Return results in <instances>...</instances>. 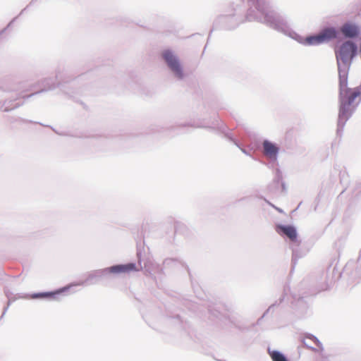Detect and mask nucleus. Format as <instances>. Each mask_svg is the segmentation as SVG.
Wrapping results in <instances>:
<instances>
[{"instance_id": "nucleus-11", "label": "nucleus", "mask_w": 361, "mask_h": 361, "mask_svg": "<svg viewBox=\"0 0 361 361\" xmlns=\"http://www.w3.org/2000/svg\"><path fill=\"white\" fill-rule=\"evenodd\" d=\"M310 339L312 340L318 347H319L320 348H322V345L320 343V342L318 341V339L314 336H312V337H310L309 338Z\"/></svg>"}, {"instance_id": "nucleus-6", "label": "nucleus", "mask_w": 361, "mask_h": 361, "mask_svg": "<svg viewBox=\"0 0 361 361\" xmlns=\"http://www.w3.org/2000/svg\"><path fill=\"white\" fill-rule=\"evenodd\" d=\"M264 154L271 159H276L279 148L269 141L265 140L263 142Z\"/></svg>"}, {"instance_id": "nucleus-3", "label": "nucleus", "mask_w": 361, "mask_h": 361, "mask_svg": "<svg viewBox=\"0 0 361 361\" xmlns=\"http://www.w3.org/2000/svg\"><path fill=\"white\" fill-rule=\"evenodd\" d=\"M337 32L334 28H326L318 35L310 36L305 39V44L310 46H316L335 39Z\"/></svg>"}, {"instance_id": "nucleus-5", "label": "nucleus", "mask_w": 361, "mask_h": 361, "mask_svg": "<svg viewBox=\"0 0 361 361\" xmlns=\"http://www.w3.org/2000/svg\"><path fill=\"white\" fill-rule=\"evenodd\" d=\"M276 231L279 233H283L286 235L290 240H296L297 232L293 226L279 225L276 227Z\"/></svg>"}, {"instance_id": "nucleus-10", "label": "nucleus", "mask_w": 361, "mask_h": 361, "mask_svg": "<svg viewBox=\"0 0 361 361\" xmlns=\"http://www.w3.org/2000/svg\"><path fill=\"white\" fill-rule=\"evenodd\" d=\"M270 356L273 361H288L284 355L278 351L271 352Z\"/></svg>"}, {"instance_id": "nucleus-1", "label": "nucleus", "mask_w": 361, "mask_h": 361, "mask_svg": "<svg viewBox=\"0 0 361 361\" xmlns=\"http://www.w3.org/2000/svg\"><path fill=\"white\" fill-rule=\"evenodd\" d=\"M361 100L360 87H348V73L339 69V122L345 123Z\"/></svg>"}, {"instance_id": "nucleus-12", "label": "nucleus", "mask_w": 361, "mask_h": 361, "mask_svg": "<svg viewBox=\"0 0 361 361\" xmlns=\"http://www.w3.org/2000/svg\"><path fill=\"white\" fill-rule=\"evenodd\" d=\"M302 343H304V345H307V344L305 343V340H302Z\"/></svg>"}, {"instance_id": "nucleus-4", "label": "nucleus", "mask_w": 361, "mask_h": 361, "mask_svg": "<svg viewBox=\"0 0 361 361\" xmlns=\"http://www.w3.org/2000/svg\"><path fill=\"white\" fill-rule=\"evenodd\" d=\"M162 57L170 69L178 78L183 77V71L179 61L176 55L170 50H165L162 52Z\"/></svg>"}, {"instance_id": "nucleus-9", "label": "nucleus", "mask_w": 361, "mask_h": 361, "mask_svg": "<svg viewBox=\"0 0 361 361\" xmlns=\"http://www.w3.org/2000/svg\"><path fill=\"white\" fill-rule=\"evenodd\" d=\"M61 290H58L56 292H47V293H42L38 294H35L32 295L33 298H54V296L61 293Z\"/></svg>"}, {"instance_id": "nucleus-2", "label": "nucleus", "mask_w": 361, "mask_h": 361, "mask_svg": "<svg viewBox=\"0 0 361 361\" xmlns=\"http://www.w3.org/2000/svg\"><path fill=\"white\" fill-rule=\"evenodd\" d=\"M357 51L356 45L350 41L345 42L338 47L335 52L337 62L341 61L344 64H349L355 56Z\"/></svg>"}, {"instance_id": "nucleus-7", "label": "nucleus", "mask_w": 361, "mask_h": 361, "mask_svg": "<svg viewBox=\"0 0 361 361\" xmlns=\"http://www.w3.org/2000/svg\"><path fill=\"white\" fill-rule=\"evenodd\" d=\"M110 272L111 273H127L130 271H136L137 269L133 263H129L127 264H121L113 266L109 268Z\"/></svg>"}, {"instance_id": "nucleus-8", "label": "nucleus", "mask_w": 361, "mask_h": 361, "mask_svg": "<svg viewBox=\"0 0 361 361\" xmlns=\"http://www.w3.org/2000/svg\"><path fill=\"white\" fill-rule=\"evenodd\" d=\"M342 33L348 37H354L357 35V27L352 24H345L341 29Z\"/></svg>"}]
</instances>
